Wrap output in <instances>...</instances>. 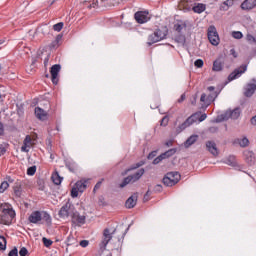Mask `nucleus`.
Wrapping results in <instances>:
<instances>
[{
	"instance_id": "nucleus-1",
	"label": "nucleus",
	"mask_w": 256,
	"mask_h": 256,
	"mask_svg": "<svg viewBox=\"0 0 256 256\" xmlns=\"http://www.w3.org/2000/svg\"><path fill=\"white\" fill-rule=\"evenodd\" d=\"M15 210L9 204L2 206V212L0 213V225H13L15 223Z\"/></svg>"
},
{
	"instance_id": "nucleus-2",
	"label": "nucleus",
	"mask_w": 256,
	"mask_h": 256,
	"mask_svg": "<svg viewBox=\"0 0 256 256\" xmlns=\"http://www.w3.org/2000/svg\"><path fill=\"white\" fill-rule=\"evenodd\" d=\"M205 119H207V114L194 113L190 117H188L184 123L179 125L176 128V131L177 133H181L182 131H185L187 127H191V125H193V123H196V121H199V123H201L205 121Z\"/></svg>"
},
{
	"instance_id": "nucleus-3",
	"label": "nucleus",
	"mask_w": 256,
	"mask_h": 256,
	"mask_svg": "<svg viewBox=\"0 0 256 256\" xmlns=\"http://www.w3.org/2000/svg\"><path fill=\"white\" fill-rule=\"evenodd\" d=\"M115 233H119V230L113 226L104 229L102 241L99 244L100 251H105V249H107V245H109V241L113 239V235H115Z\"/></svg>"
},
{
	"instance_id": "nucleus-4",
	"label": "nucleus",
	"mask_w": 256,
	"mask_h": 256,
	"mask_svg": "<svg viewBox=\"0 0 256 256\" xmlns=\"http://www.w3.org/2000/svg\"><path fill=\"white\" fill-rule=\"evenodd\" d=\"M30 223H38L41 221L42 223H46V225L51 224V216L49 213L45 211H34L29 216Z\"/></svg>"
},
{
	"instance_id": "nucleus-5",
	"label": "nucleus",
	"mask_w": 256,
	"mask_h": 256,
	"mask_svg": "<svg viewBox=\"0 0 256 256\" xmlns=\"http://www.w3.org/2000/svg\"><path fill=\"white\" fill-rule=\"evenodd\" d=\"M207 91L210 93L208 96L207 94L203 93L200 97V101L205 107H209V105H211V103H213V101H215V99H217L219 96V94L215 92V87L213 86H209Z\"/></svg>"
},
{
	"instance_id": "nucleus-6",
	"label": "nucleus",
	"mask_w": 256,
	"mask_h": 256,
	"mask_svg": "<svg viewBox=\"0 0 256 256\" xmlns=\"http://www.w3.org/2000/svg\"><path fill=\"white\" fill-rule=\"evenodd\" d=\"M89 185V179H81L77 181L71 190V197L73 199L79 197V193H85L87 186Z\"/></svg>"
},
{
	"instance_id": "nucleus-7",
	"label": "nucleus",
	"mask_w": 256,
	"mask_h": 256,
	"mask_svg": "<svg viewBox=\"0 0 256 256\" xmlns=\"http://www.w3.org/2000/svg\"><path fill=\"white\" fill-rule=\"evenodd\" d=\"M165 37H167V30L158 29L154 33H152L148 36L147 45H149V47H151V45H153L155 43H159V41H163V39H165Z\"/></svg>"
},
{
	"instance_id": "nucleus-8",
	"label": "nucleus",
	"mask_w": 256,
	"mask_h": 256,
	"mask_svg": "<svg viewBox=\"0 0 256 256\" xmlns=\"http://www.w3.org/2000/svg\"><path fill=\"white\" fill-rule=\"evenodd\" d=\"M179 181H181V174H179V172H168L163 178V183L166 187H173V185H177Z\"/></svg>"
},
{
	"instance_id": "nucleus-9",
	"label": "nucleus",
	"mask_w": 256,
	"mask_h": 256,
	"mask_svg": "<svg viewBox=\"0 0 256 256\" xmlns=\"http://www.w3.org/2000/svg\"><path fill=\"white\" fill-rule=\"evenodd\" d=\"M241 116V109L235 108L234 110H227L220 116H218V121H229V119H239Z\"/></svg>"
},
{
	"instance_id": "nucleus-10",
	"label": "nucleus",
	"mask_w": 256,
	"mask_h": 256,
	"mask_svg": "<svg viewBox=\"0 0 256 256\" xmlns=\"http://www.w3.org/2000/svg\"><path fill=\"white\" fill-rule=\"evenodd\" d=\"M144 174H145V170L140 169L133 175L127 176L126 178H124L123 182L120 184L121 189H123V187H127L129 183H135L139 181L140 177H143Z\"/></svg>"
},
{
	"instance_id": "nucleus-11",
	"label": "nucleus",
	"mask_w": 256,
	"mask_h": 256,
	"mask_svg": "<svg viewBox=\"0 0 256 256\" xmlns=\"http://www.w3.org/2000/svg\"><path fill=\"white\" fill-rule=\"evenodd\" d=\"M208 39L211 45H219V34L217 33V28H215V26H210L208 28Z\"/></svg>"
},
{
	"instance_id": "nucleus-12",
	"label": "nucleus",
	"mask_w": 256,
	"mask_h": 256,
	"mask_svg": "<svg viewBox=\"0 0 256 256\" xmlns=\"http://www.w3.org/2000/svg\"><path fill=\"white\" fill-rule=\"evenodd\" d=\"M35 145V140L31 138L30 135H27L23 141V145L20 148V151L22 153H29L31 151V148Z\"/></svg>"
},
{
	"instance_id": "nucleus-13",
	"label": "nucleus",
	"mask_w": 256,
	"mask_h": 256,
	"mask_svg": "<svg viewBox=\"0 0 256 256\" xmlns=\"http://www.w3.org/2000/svg\"><path fill=\"white\" fill-rule=\"evenodd\" d=\"M134 19L140 23H147V21H149L151 19V17L149 16V12L147 11H138L134 14Z\"/></svg>"
},
{
	"instance_id": "nucleus-14",
	"label": "nucleus",
	"mask_w": 256,
	"mask_h": 256,
	"mask_svg": "<svg viewBox=\"0 0 256 256\" xmlns=\"http://www.w3.org/2000/svg\"><path fill=\"white\" fill-rule=\"evenodd\" d=\"M61 71V65L55 64L51 67L50 73L52 78V83L57 85L59 83V73Z\"/></svg>"
},
{
	"instance_id": "nucleus-15",
	"label": "nucleus",
	"mask_w": 256,
	"mask_h": 256,
	"mask_svg": "<svg viewBox=\"0 0 256 256\" xmlns=\"http://www.w3.org/2000/svg\"><path fill=\"white\" fill-rule=\"evenodd\" d=\"M245 71H247V65L240 66L228 76V81H235V79H239Z\"/></svg>"
},
{
	"instance_id": "nucleus-16",
	"label": "nucleus",
	"mask_w": 256,
	"mask_h": 256,
	"mask_svg": "<svg viewBox=\"0 0 256 256\" xmlns=\"http://www.w3.org/2000/svg\"><path fill=\"white\" fill-rule=\"evenodd\" d=\"M256 91V79H252L250 83L246 85L244 95L245 97H253Z\"/></svg>"
},
{
	"instance_id": "nucleus-17",
	"label": "nucleus",
	"mask_w": 256,
	"mask_h": 256,
	"mask_svg": "<svg viewBox=\"0 0 256 256\" xmlns=\"http://www.w3.org/2000/svg\"><path fill=\"white\" fill-rule=\"evenodd\" d=\"M206 148L213 155V157H217L219 155V149H217V144L213 141L206 142Z\"/></svg>"
},
{
	"instance_id": "nucleus-18",
	"label": "nucleus",
	"mask_w": 256,
	"mask_h": 256,
	"mask_svg": "<svg viewBox=\"0 0 256 256\" xmlns=\"http://www.w3.org/2000/svg\"><path fill=\"white\" fill-rule=\"evenodd\" d=\"M256 7V0H245L241 4V9L243 11H251V9H255Z\"/></svg>"
},
{
	"instance_id": "nucleus-19",
	"label": "nucleus",
	"mask_w": 256,
	"mask_h": 256,
	"mask_svg": "<svg viewBox=\"0 0 256 256\" xmlns=\"http://www.w3.org/2000/svg\"><path fill=\"white\" fill-rule=\"evenodd\" d=\"M244 159L248 165H254L255 163V153L253 151H244Z\"/></svg>"
},
{
	"instance_id": "nucleus-20",
	"label": "nucleus",
	"mask_w": 256,
	"mask_h": 256,
	"mask_svg": "<svg viewBox=\"0 0 256 256\" xmlns=\"http://www.w3.org/2000/svg\"><path fill=\"white\" fill-rule=\"evenodd\" d=\"M71 209V203L67 202L64 206L61 207L59 211V217L65 219V217H69V210Z\"/></svg>"
},
{
	"instance_id": "nucleus-21",
	"label": "nucleus",
	"mask_w": 256,
	"mask_h": 256,
	"mask_svg": "<svg viewBox=\"0 0 256 256\" xmlns=\"http://www.w3.org/2000/svg\"><path fill=\"white\" fill-rule=\"evenodd\" d=\"M35 115L40 121H45L47 119V113L41 107L35 108Z\"/></svg>"
},
{
	"instance_id": "nucleus-22",
	"label": "nucleus",
	"mask_w": 256,
	"mask_h": 256,
	"mask_svg": "<svg viewBox=\"0 0 256 256\" xmlns=\"http://www.w3.org/2000/svg\"><path fill=\"white\" fill-rule=\"evenodd\" d=\"M137 205V195L130 196L126 201L127 209H133Z\"/></svg>"
},
{
	"instance_id": "nucleus-23",
	"label": "nucleus",
	"mask_w": 256,
	"mask_h": 256,
	"mask_svg": "<svg viewBox=\"0 0 256 256\" xmlns=\"http://www.w3.org/2000/svg\"><path fill=\"white\" fill-rule=\"evenodd\" d=\"M197 139H199L198 135H192L190 136L184 143V146L186 148L191 147V145H194L197 142Z\"/></svg>"
},
{
	"instance_id": "nucleus-24",
	"label": "nucleus",
	"mask_w": 256,
	"mask_h": 256,
	"mask_svg": "<svg viewBox=\"0 0 256 256\" xmlns=\"http://www.w3.org/2000/svg\"><path fill=\"white\" fill-rule=\"evenodd\" d=\"M205 9H207V5L203 3H198L192 8V11H194V13L201 14L205 11Z\"/></svg>"
},
{
	"instance_id": "nucleus-25",
	"label": "nucleus",
	"mask_w": 256,
	"mask_h": 256,
	"mask_svg": "<svg viewBox=\"0 0 256 256\" xmlns=\"http://www.w3.org/2000/svg\"><path fill=\"white\" fill-rule=\"evenodd\" d=\"M72 221L74 223H80V224H85V216L80 215L79 213H74L72 217Z\"/></svg>"
},
{
	"instance_id": "nucleus-26",
	"label": "nucleus",
	"mask_w": 256,
	"mask_h": 256,
	"mask_svg": "<svg viewBox=\"0 0 256 256\" xmlns=\"http://www.w3.org/2000/svg\"><path fill=\"white\" fill-rule=\"evenodd\" d=\"M212 70L216 72L223 71V62H221V60H215L213 62Z\"/></svg>"
},
{
	"instance_id": "nucleus-27",
	"label": "nucleus",
	"mask_w": 256,
	"mask_h": 256,
	"mask_svg": "<svg viewBox=\"0 0 256 256\" xmlns=\"http://www.w3.org/2000/svg\"><path fill=\"white\" fill-rule=\"evenodd\" d=\"M51 179L55 185H61V182L63 181V178L59 176L58 172L53 173Z\"/></svg>"
},
{
	"instance_id": "nucleus-28",
	"label": "nucleus",
	"mask_w": 256,
	"mask_h": 256,
	"mask_svg": "<svg viewBox=\"0 0 256 256\" xmlns=\"http://www.w3.org/2000/svg\"><path fill=\"white\" fill-rule=\"evenodd\" d=\"M175 153H177V149L176 148H171L168 151L162 153V157L164 159H169V157H173V155H175Z\"/></svg>"
},
{
	"instance_id": "nucleus-29",
	"label": "nucleus",
	"mask_w": 256,
	"mask_h": 256,
	"mask_svg": "<svg viewBox=\"0 0 256 256\" xmlns=\"http://www.w3.org/2000/svg\"><path fill=\"white\" fill-rule=\"evenodd\" d=\"M226 165H229L230 167H237V159L235 156H229L226 159Z\"/></svg>"
},
{
	"instance_id": "nucleus-30",
	"label": "nucleus",
	"mask_w": 256,
	"mask_h": 256,
	"mask_svg": "<svg viewBox=\"0 0 256 256\" xmlns=\"http://www.w3.org/2000/svg\"><path fill=\"white\" fill-rule=\"evenodd\" d=\"M237 143L240 145V147H248L249 146V139L247 137L240 138L237 140Z\"/></svg>"
},
{
	"instance_id": "nucleus-31",
	"label": "nucleus",
	"mask_w": 256,
	"mask_h": 256,
	"mask_svg": "<svg viewBox=\"0 0 256 256\" xmlns=\"http://www.w3.org/2000/svg\"><path fill=\"white\" fill-rule=\"evenodd\" d=\"M7 249V239L4 236H0V251Z\"/></svg>"
},
{
	"instance_id": "nucleus-32",
	"label": "nucleus",
	"mask_w": 256,
	"mask_h": 256,
	"mask_svg": "<svg viewBox=\"0 0 256 256\" xmlns=\"http://www.w3.org/2000/svg\"><path fill=\"white\" fill-rule=\"evenodd\" d=\"M7 189H9V182L7 181L2 182L0 185V193H5Z\"/></svg>"
},
{
	"instance_id": "nucleus-33",
	"label": "nucleus",
	"mask_w": 256,
	"mask_h": 256,
	"mask_svg": "<svg viewBox=\"0 0 256 256\" xmlns=\"http://www.w3.org/2000/svg\"><path fill=\"white\" fill-rule=\"evenodd\" d=\"M47 233L49 235H57V230L55 229V226L49 225L46 229Z\"/></svg>"
},
{
	"instance_id": "nucleus-34",
	"label": "nucleus",
	"mask_w": 256,
	"mask_h": 256,
	"mask_svg": "<svg viewBox=\"0 0 256 256\" xmlns=\"http://www.w3.org/2000/svg\"><path fill=\"white\" fill-rule=\"evenodd\" d=\"M232 37L234 39H243V33L241 31H233Z\"/></svg>"
},
{
	"instance_id": "nucleus-35",
	"label": "nucleus",
	"mask_w": 256,
	"mask_h": 256,
	"mask_svg": "<svg viewBox=\"0 0 256 256\" xmlns=\"http://www.w3.org/2000/svg\"><path fill=\"white\" fill-rule=\"evenodd\" d=\"M37 173V166H32L27 169V175L33 176Z\"/></svg>"
},
{
	"instance_id": "nucleus-36",
	"label": "nucleus",
	"mask_w": 256,
	"mask_h": 256,
	"mask_svg": "<svg viewBox=\"0 0 256 256\" xmlns=\"http://www.w3.org/2000/svg\"><path fill=\"white\" fill-rule=\"evenodd\" d=\"M168 124H169V117L164 116V117L161 119L160 125H161L162 127H167Z\"/></svg>"
},
{
	"instance_id": "nucleus-37",
	"label": "nucleus",
	"mask_w": 256,
	"mask_h": 256,
	"mask_svg": "<svg viewBox=\"0 0 256 256\" xmlns=\"http://www.w3.org/2000/svg\"><path fill=\"white\" fill-rule=\"evenodd\" d=\"M63 25H64L63 22H59V23L55 24L53 26L54 31H57V32L61 31V29H63Z\"/></svg>"
},
{
	"instance_id": "nucleus-38",
	"label": "nucleus",
	"mask_w": 256,
	"mask_h": 256,
	"mask_svg": "<svg viewBox=\"0 0 256 256\" xmlns=\"http://www.w3.org/2000/svg\"><path fill=\"white\" fill-rule=\"evenodd\" d=\"M42 241L44 243L45 247H49L50 245H53V241L51 239H47V238H42Z\"/></svg>"
},
{
	"instance_id": "nucleus-39",
	"label": "nucleus",
	"mask_w": 256,
	"mask_h": 256,
	"mask_svg": "<svg viewBox=\"0 0 256 256\" xmlns=\"http://www.w3.org/2000/svg\"><path fill=\"white\" fill-rule=\"evenodd\" d=\"M8 256H19V250H17V247H14L9 253Z\"/></svg>"
},
{
	"instance_id": "nucleus-40",
	"label": "nucleus",
	"mask_w": 256,
	"mask_h": 256,
	"mask_svg": "<svg viewBox=\"0 0 256 256\" xmlns=\"http://www.w3.org/2000/svg\"><path fill=\"white\" fill-rule=\"evenodd\" d=\"M246 39H247L248 43H256V38H255V36H253V35H251V34H248V35L246 36Z\"/></svg>"
},
{
	"instance_id": "nucleus-41",
	"label": "nucleus",
	"mask_w": 256,
	"mask_h": 256,
	"mask_svg": "<svg viewBox=\"0 0 256 256\" xmlns=\"http://www.w3.org/2000/svg\"><path fill=\"white\" fill-rule=\"evenodd\" d=\"M127 231H129V227L125 229V231H123L121 233V237H118V241L119 243H121V241H123V239H125V235H127Z\"/></svg>"
},
{
	"instance_id": "nucleus-42",
	"label": "nucleus",
	"mask_w": 256,
	"mask_h": 256,
	"mask_svg": "<svg viewBox=\"0 0 256 256\" xmlns=\"http://www.w3.org/2000/svg\"><path fill=\"white\" fill-rule=\"evenodd\" d=\"M28 253H29V250H27V248L25 247H22L19 251L20 256H27Z\"/></svg>"
},
{
	"instance_id": "nucleus-43",
	"label": "nucleus",
	"mask_w": 256,
	"mask_h": 256,
	"mask_svg": "<svg viewBox=\"0 0 256 256\" xmlns=\"http://www.w3.org/2000/svg\"><path fill=\"white\" fill-rule=\"evenodd\" d=\"M195 67H198V69H201V67H203V61L201 59H197L194 62Z\"/></svg>"
},
{
	"instance_id": "nucleus-44",
	"label": "nucleus",
	"mask_w": 256,
	"mask_h": 256,
	"mask_svg": "<svg viewBox=\"0 0 256 256\" xmlns=\"http://www.w3.org/2000/svg\"><path fill=\"white\" fill-rule=\"evenodd\" d=\"M163 155L161 154L160 156H158L157 158L154 159L153 163L154 165H158V163H161V161H163Z\"/></svg>"
},
{
	"instance_id": "nucleus-45",
	"label": "nucleus",
	"mask_w": 256,
	"mask_h": 256,
	"mask_svg": "<svg viewBox=\"0 0 256 256\" xmlns=\"http://www.w3.org/2000/svg\"><path fill=\"white\" fill-rule=\"evenodd\" d=\"M80 247H89V240H81L80 241Z\"/></svg>"
},
{
	"instance_id": "nucleus-46",
	"label": "nucleus",
	"mask_w": 256,
	"mask_h": 256,
	"mask_svg": "<svg viewBox=\"0 0 256 256\" xmlns=\"http://www.w3.org/2000/svg\"><path fill=\"white\" fill-rule=\"evenodd\" d=\"M59 231L60 233H64V235H66V233L69 231V228L67 226H61Z\"/></svg>"
},
{
	"instance_id": "nucleus-47",
	"label": "nucleus",
	"mask_w": 256,
	"mask_h": 256,
	"mask_svg": "<svg viewBox=\"0 0 256 256\" xmlns=\"http://www.w3.org/2000/svg\"><path fill=\"white\" fill-rule=\"evenodd\" d=\"M220 11H229V7L225 4V2L220 5Z\"/></svg>"
},
{
	"instance_id": "nucleus-48",
	"label": "nucleus",
	"mask_w": 256,
	"mask_h": 256,
	"mask_svg": "<svg viewBox=\"0 0 256 256\" xmlns=\"http://www.w3.org/2000/svg\"><path fill=\"white\" fill-rule=\"evenodd\" d=\"M174 27L175 30L178 31V33H181V31H183V25L181 24H176Z\"/></svg>"
},
{
	"instance_id": "nucleus-49",
	"label": "nucleus",
	"mask_w": 256,
	"mask_h": 256,
	"mask_svg": "<svg viewBox=\"0 0 256 256\" xmlns=\"http://www.w3.org/2000/svg\"><path fill=\"white\" fill-rule=\"evenodd\" d=\"M224 4L228 7V9L230 8V7H233V0H226V1H224Z\"/></svg>"
},
{
	"instance_id": "nucleus-50",
	"label": "nucleus",
	"mask_w": 256,
	"mask_h": 256,
	"mask_svg": "<svg viewBox=\"0 0 256 256\" xmlns=\"http://www.w3.org/2000/svg\"><path fill=\"white\" fill-rule=\"evenodd\" d=\"M67 241L68 245H71L73 243L72 241H75V238H73V236H68Z\"/></svg>"
},
{
	"instance_id": "nucleus-51",
	"label": "nucleus",
	"mask_w": 256,
	"mask_h": 256,
	"mask_svg": "<svg viewBox=\"0 0 256 256\" xmlns=\"http://www.w3.org/2000/svg\"><path fill=\"white\" fill-rule=\"evenodd\" d=\"M5 133V129L3 128V123L0 122V135H3Z\"/></svg>"
},
{
	"instance_id": "nucleus-52",
	"label": "nucleus",
	"mask_w": 256,
	"mask_h": 256,
	"mask_svg": "<svg viewBox=\"0 0 256 256\" xmlns=\"http://www.w3.org/2000/svg\"><path fill=\"white\" fill-rule=\"evenodd\" d=\"M101 188V182H97V184L94 186V190L93 191H97V189Z\"/></svg>"
},
{
	"instance_id": "nucleus-53",
	"label": "nucleus",
	"mask_w": 256,
	"mask_h": 256,
	"mask_svg": "<svg viewBox=\"0 0 256 256\" xmlns=\"http://www.w3.org/2000/svg\"><path fill=\"white\" fill-rule=\"evenodd\" d=\"M185 101V94H182L180 99H178V103H183Z\"/></svg>"
},
{
	"instance_id": "nucleus-54",
	"label": "nucleus",
	"mask_w": 256,
	"mask_h": 256,
	"mask_svg": "<svg viewBox=\"0 0 256 256\" xmlns=\"http://www.w3.org/2000/svg\"><path fill=\"white\" fill-rule=\"evenodd\" d=\"M209 131H210V133H216L217 127H210Z\"/></svg>"
},
{
	"instance_id": "nucleus-55",
	"label": "nucleus",
	"mask_w": 256,
	"mask_h": 256,
	"mask_svg": "<svg viewBox=\"0 0 256 256\" xmlns=\"http://www.w3.org/2000/svg\"><path fill=\"white\" fill-rule=\"evenodd\" d=\"M230 53L231 55H233V57H237V52L235 51V49H231Z\"/></svg>"
},
{
	"instance_id": "nucleus-56",
	"label": "nucleus",
	"mask_w": 256,
	"mask_h": 256,
	"mask_svg": "<svg viewBox=\"0 0 256 256\" xmlns=\"http://www.w3.org/2000/svg\"><path fill=\"white\" fill-rule=\"evenodd\" d=\"M166 147H172L173 146V141H168L165 143Z\"/></svg>"
},
{
	"instance_id": "nucleus-57",
	"label": "nucleus",
	"mask_w": 256,
	"mask_h": 256,
	"mask_svg": "<svg viewBox=\"0 0 256 256\" xmlns=\"http://www.w3.org/2000/svg\"><path fill=\"white\" fill-rule=\"evenodd\" d=\"M251 124L256 125V115L251 118Z\"/></svg>"
},
{
	"instance_id": "nucleus-58",
	"label": "nucleus",
	"mask_w": 256,
	"mask_h": 256,
	"mask_svg": "<svg viewBox=\"0 0 256 256\" xmlns=\"http://www.w3.org/2000/svg\"><path fill=\"white\" fill-rule=\"evenodd\" d=\"M149 195H150L149 191L146 192V194H145V196H144V200H145V201H148V200H149Z\"/></svg>"
},
{
	"instance_id": "nucleus-59",
	"label": "nucleus",
	"mask_w": 256,
	"mask_h": 256,
	"mask_svg": "<svg viewBox=\"0 0 256 256\" xmlns=\"http://www.w3.org/2000/svg\"><path fill=\"white\" fill-rule=\"evenodd\" d=\"M197 103V98L194 99V101H192V105H195Z\"/></svg>"
},
{
	"instance_id": "nucleus-60",
	"label": "nucleus",
	"mask_w": 256,
	"mask_h": 256,
	"mask_svg": "<svg viewBox=\"0 0 256 256\" xmlns=\"http://www.w3.org/2000/svg\"><path fill=\"white\" fill-rule=\"evenodd\" d=\"M106 256H113V254H111V252H108Z\"/></svg>"
},
{
	"instance_id": "nucleus-61",
	"label": "nucleus",
	"mask_w": 256,
	"mask_h": 256,
	"mask_svg": "<svg viewBox=\"0 0 256 256\" xmlns=\"http://www.w3.org/2000/svg\"><path fill=\"white\" fill-rule=\"evenodd\" d=\"M0 45H3V41L0 40Z\"/></svg>"
}]
</instances>
